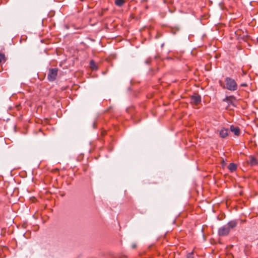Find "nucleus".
Returning a JSON list of instances; mask_svg holds the SVG:
<instances>
[{
	"mask_svg": "<svg viewBox=\"0 0 258 258\" xmlns=\"http://www.w3.org/2000/svg\"><path fill=\"white\" fill-rule=\"evenodd\" d=\"M238 224L237 220H231L227 224L223 225L218 229V234L220 236H225L228 235L230 230L234 228Z\"/></svg>",
	"mask_w": 258,
	"mask_h": 258,
	"instance_id": "1",
	"label": "nucleus"
},
{
	"mask_svg": "<svg viewBox=\"0 0 258 258\" xmlns=\"http://www.w3.org/2000/svg\"><path fill=\"white\" fill-rule=\"evenodd\" d=\"M225 86L223 88L231 91H234L237 89V85L235 81L229 77L225 79Z\"/></svg>",
	"mask_w": 258,
	"mask_h": 258,
	"instance_id": "2",
	"label": "nucleus"
},
{
	"mask_svg": "<svg viewBox=\"0 0 258 258\" xmlns=\"http://www.w3.org/2000/svg\"><path fill=\"white\" fill-rule=\"evenodd\" d=\"M58 69L57 68H52L49 70L47 79L49 81H53L55 80L57 75Z\"/></svg>",
	"mask_w": 258,
	"mask_h": 258,
	"instance_id": "3",
	"label": "nucleus"
},
{
	"mask_svg": "<svg viewBox=\"0 0 258 258\" xmlns=\"http://www.w3.org/2000/svg\"><path fill=\"white\" fill-rule=\"evenodd\" d=\"M190 100L191 103L197 105L201 102V97L199 95H195L191 97Z\"/></svg>",
	"mask_w": 258,
	"mask_h": 258,
	"instance_id": "4",
	"label": "nucleus"
},
{
	"mask_svg": "<svg viewBox=\"0 0 258 258\" xmlns=\"http://www.w3.org/2000/svg\"><path fill=\"white\" fill-rule=\"evenodd\" d=\"M229 135V130L225 127L222 128L219 131V136L222 138H225Z\"/></svg>",
	"mask_w": 258,
	"mask_h": 258,
	"instance_id": "5",
	"label": "nucleus"
},
{
	"mask_svg": "<svg viewBox=\"0 0 258 258\" xmlns=\"http://www.w3.org/2000/svg\"><path fill=\"white\" fill-rule=\"evenodd\" d=\"M247 163L251 166H254L258 164L257 159L253 156H250L247 160Z\"/></svg>",
	"mask_w": 258,
	"mask_h": 258,
	"instance_id": "6",
	"label": "nucleus"
},
{
	"mask_svg": "<svg viewBox=\"0 0 258 258\" xmlns=\"http://www.w3.org/2000/svg\"><path fill=\"white\" fill-rule=\"evenodd\" d=\"M235 100V97L233 96H227L225 99H223V101L227 102L229 104L232 105L233 106H235V104L233 102V100Z\"/></svg>",
	"mask_w": 258,
	"mask_h": 258,
	"instance_id": "7",
	"label": "nucleus"
},
{
	"mask_svg": "<svg viewBox=\"0 0 258 258\" xmlns=\"http://www.w3.org/2000/svg\"><path fill=\"white\" fill-rule=\"evenodd\" d=\"M230 131L233 133L235 136H239L240 134V129L238 127H235L233 125H231Z\"/></svg>",
	"mask_w": 258,
	"mask_h": 258,
	"instance_id": "8",
	"label": "nucleus"
},
{
	"mask_svg": "<svg viewBox=\"0 0 258 258\" xmlns=\"http://www.w3.org/2000/svg\"><path fill=\"white\" fill-rule=\"evenodd\" d=\"M228 169L231 172H233L236 170L237 165L233 163H231L228 166Z\"/></svg>",
	"mask_w": 258,
	"mask_h": 258,
	"instance_id": "9",
	"label": "nucleus"
},
{
	"mask_svg": "<svg viewBox=\"0 0 258 258\" xmlns=\"http://www.w3.org/2000/svg\"><path fill=\"white\" fill-rule=\"evenodd\" d=\"M125 0H115V5L118 7H121L125 3Z\"/></svg>",
	"mask_w": 258,
	"mask_h": 258,
	"instance_id": "10",
	"label": "nucleus"
},
{
	"mask_svg": "<svg viewBox=\"0 0 258 258\" xmlns=\"http://www.w3.org/2000/svg\"><path fill=\"white\" fill-rule=\"evenodd\" d=\"M90 68L92 69V70H96L97 69V66L95 62V61L94 60H91L90 62Z\"/></svg>",
	"mask_w": 258,
	"mask_h": 258,
	"instance_id": "11",
	"label": "nucleus"
},
{
	"mask_svg": "<svg viewBox=\"0 0 258 258\" xmlns=\"http://www.w3.org/2000/svg\"><path fill=\"white\" fill-rule=\"evenodd\" d=\"M5 56L4 54L0 53V63L5 60Z\"/></svg>",
	"mask_w": 258,
	"mask_h": 258,
	"instance_id": "12",
	"label": "nucleus"
},
{
	"mask_svg": "<svg viewBox=\"0 0 258 258\" xmlns=\"http://www.w3.org/2000/svg\"><path fill=\"white\" fill-rule=\"evenodd\" d=\"M187 258H194V253L190 252L187 254Z\"/></svg>",
	"mask_w": 258,
	"mask_h": 258,
	"instance_id": "13",
	"label": "nucleus"
},
{
	"mask_svg": "<svg viewBox=\"0 0 258 258\" xmlns=\"http://www.w3.org/2000/svg\"><path fill=\"white\" fill-rule=\"evenodd\" d=\"M136 246H137V245L135 243H133L132 244V248H136Z\"/></svg>",
	"mask_w": 258,
	"mask_h": 258,
	"instance_id": "14",
	"label": "nucleus"
},
{
	"mask_svg": "<svg viewBox=\"0 0 258 258\" xmlns=\"http://www.w3.org/2000/svg\"><path fill=\"white\" fill-rule=\"evenodd\" d=\"M241 86L245 87V86H247V85H246V84H242L241 85Z\"/></svg>",
	"mask_w": 258,
	"mask_h": 258,
	"instance_id": "15",
	"label": "nucleus"
}]
</instances>
